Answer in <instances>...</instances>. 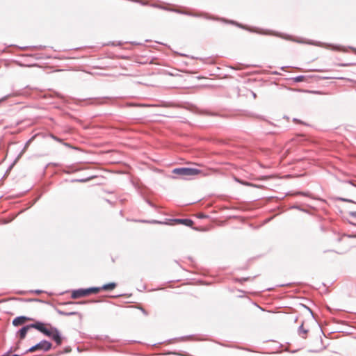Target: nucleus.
<instances>
[{"label": "nucleus", "mask_w": 356, "mask_h": 356, "mask_svg": "<svg viewBox=\"0 0 356 356\" xmlns=\"http://www.w3.org/2000/svg\"><path fill=\"white\" fill-rule=\"evenodd\" d=\"M173 221L177 224H183L188 227L192 226L193 224V222L190 219H175Z\"/></svg>", "instance_id": "obj_8"}, {"label": "nucleus", "mask_w": 356, "mask_h": 356, "mask_svg": "<svg viewBox=\"0 0 356 356\" xmlns=\"http://www.w3.org/2000/svg\"><path fill=\"white\" fill-rule=\"evenodd\" d=\"M63 314L65 315H67V316H70V315H78L79 316H81V314L76 312H69V313H63Z\"/></svg>", "instance_id": "obj_12"}, {"label": "nucleus", "mask_w": 356, "mask_h": 356, "mask_svg": "<svg viewBox=\"0 0 356 356\" xmlns=\"http://www.w3.org/2000/svg\"><path fill=\"white\" fill-rule=\"evenodd\" d=\"M50 327H51L49 324H44L41 322H36L35 323L31 324V327L35 328L46 336L49 334V332L50 330Z\"/></svg>", "instance_id": "obj_3"}, {"label": "nucleus", "mask_w": 356, "mask_h": 356, "mask_svg": "<svg viewBox=\"0 0 356 356\" xmlns=\"http://www.w3.org/2000/svg\"><path fill=\"white\" fill-rule=\"evenodd\" d=\"M54 138L55 140H58V141H60V139H58V138H57L56 137H54Z\"/></svg>", "instance_id": "obj_16"}, {"label": "nucleus", "mask_w": 356, "mask_h": 356, "mask_svg": "<svg viewBox=\"0 0 356 356\" xmlns=\"http://www.w3.org/2000/svg\"><path fill=\"white\" fill-rule=\"evenodd\" d=\"M337 65L341 66V67H346V66H350L351 64H338Z\"/></svg>", "instance_id": "obj_13"}, {"label": "nucleus", "mask_w": 356, "mask_h": 356, "mask_svg": "<svg viewBox=\"0 0 356 356\" xmlns=\"http://www.w3.org/2000/svg\"><path fill=\"white\" fill-rule=\"evenodd\" d=\"M30 328H32L31 327V325H26L25 327H23L19 332H18V334L19 336V339L21 340L24 339L26 335V333L28 332V330L30 329Z\"/></svg>", "instance_id": "obj_7"}, {"label": "nucleus", "mask_w": 356, "mask_h": 356, "mask_svg": "<svg viewBox=\"0 0 356 356\" xmlns=\"http://www.w3.org/2000/svg\"><path fill=\"white\" fill-rule=\"evenodd\" d=\"M32 320H33L32 318H29V317H26V316H18L13 319V325L15 327H17V326L24 324L25 323H26L28 321H31Z\"/></svg>", "instance_id": "obj_5"}, {"label": "nucleus", "mask_w": 356, "mask_h": 356, "mask_svg": "<svg viewBox=\"0 0 356 356\" xmlns=\"http://www.w3.org/2000/svg\"><path fill=\"white\" fill-rule=\"evenodd\" d=\"M116 287V284L114 282H111L109 284H106L103 285L101 288V291H111L113 290Z\"/></svg>", "instance_id": "obj_9"}, {"label": "nucleus", "mask_w": 356, "mask_h": 356, "mask_svg": "<svg viewBox=\"0 0 356 356\" xmlns=\"http://www.w3.org/2000/svg\"><path fill=\"white\" fill-rule=\"evenodd\" d=\"M49 334H47V337H51L58 346H60L62 343V338L60 335L59 331L56 328L50 327Z\"/></svg>", "instance_id": "obj_4"}, {"label": "nucleus", "mask_w": 356, "mask_h": 356, "mask_svg": "<svg viewBox=\"0 0 356 356\" xmlns=\"http://www.w3.org/2000/svg\"><path fill=\"white\" fill-rule=\"evenodd\" d=\"M101 291L100 287H91L86 289L87 295L89 296L92 293H98Z\"/></svg>", "instance_id": "obj_10"}, {"label": "nucleus", "mask_w": 356, "mask_h": 356, "mask_svg": "<svg viewBox=\"0 0 356 356\" xmlns=\"http://www.w3.org/2000/svg\"><path fill=\"white\" fill-rule=\"evenodd\" d=\"M306 333H307V331L303 330V334H303V335H302V337H304V338H305V337H305Z\"/></svg>", "instance_id": "obj_15"}, {"label": "nucleus", "mask_w": 356, "mask_h": 356, "mask_svg": "<svg viewBox=\"0 0 356 356\" xmlns=\"http://www.w3.org/2000/svg\"><path fill=\"white\" fill-rule=\"evenodd\" d=\"M172 173L179 175L183 179H188L201 175L203 177L209 175V172L194 168H178L172 170Z\"/></svg>", "instance_id": "obj_1"}, {"label": "nucleus", "mask_w": 356, "mask_h": 356, "mask_svg": "<svg viewBox=\"0 0 356 356\" xmlns=\"http://www.w3.org/2000/svg\"><path fill=\"white\" fill-rule=\"evenodd\" d=\"M63 314L65 315H67V316H70V315H78L79 316H81V314L76 312H69V313H63Z\"/></svg>", "instance_id": "obj_11"}, {"label": "nucleus", "mask_w": 356, "mask_h": 356, "mask_svg": "<svg viewBox=\"0 0 356 356\" xmlns=\"http://www.w3.org/2000/svg\"><path fill=\"white\" fill-rule=\"evenodd\" d=\"M86 289H79L74 291L72 293V298L74 299L79 298L81 297L87 296Z\"/></svg>", "instance_id": "obj_6"}, {"label": "nucleus", "mask_w": 356, "mask_h": 356, "mask_svg": "<svg viewBox=\"0 0 356 356\" xmlns=\"http://www.w3.org/2000/svg\"><path fill=\"white\" fill-rule=\"evenodd\" d=\"M3 356H19L18 355H10L9 353L5 354Z\"/></svg>", "instance_id": "obj_14"}, {"label": "nucleus", "mask_w": 356, "mask_h": 356, "mask_svg": "<svg viewBox=\"0 0 356 356\" xmlns=\"http://www.w3.org/2000/svg\"><path fill=\"white\" fill-rule=\"evenodd\" d=\"M51 343L47 341H42L41 342L38 343L35 346H32L30 348L26 353H33L37 350H44V351H48L51 348Z\"/></svg>", "instance_id": "obj_2"}]
</instances>
